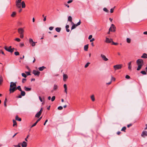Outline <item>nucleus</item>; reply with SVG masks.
I'll return each instance as SVG.
<instances>
[{
    "label": "nucleus",
    "mask_w": 147,
    "mask_h": 147,
    "mask_svg": "<svg viewBox=\"0 0 147 147\" xmlns=\"http://www.w3.org/2000/svg\"><path fill=\"white\" fill-rule=\"evenodd\" d=\"M7 100L6 98L5 99L4 102V105L5 107H6L7 106L6 102H7Z\"/></svg>",
    "instance_id": "nucleus-30"
},
{
    "label": "nucleus",
    "mask_w": 147,
    "mask_h": 147,
    "mask_svg": "<svg viewBox=\"0 0 147 147\" xmlns=\"http://www.w3.org/2000/svg\"><path fill=\"white\" fill-rule=\"evenodd\" d=\"M115 7V6L113 8H112L110 10V12L111 13H112L113 12V11L114 10V8Z\"/></svg>",
    "instance_id": "nucleus-41"
},
{
    "label": "nucleus",
    "mask_w": 147,
    "mask_h": 147,
    "mask_svg": "<svg viewBox=\"0 0 147 147\" xmlns=\"http://www.w3.org/2000/svg\"><path fill=\"white\" fill-rule=\"evenodd\" d=\"M45 67L43 66L42 67H39V68H38V69L40 71H42L44 69H45Z\"/></svg>",
    "instance_id": "nucleus-25"
},
{
    "label": "nucleus",
    "mask_w": 147,
    "mask_h": 147,
    "mask_svg": "<svg viewBox=\"0 0 147 147\" xmlns=\"http://www.w3.org/2000/svg\"><path fill=\"white\" fill-rule=\"evenodd\" d=\"M125 78L126 79H129L130 78V77L129 76L127 75L126 76Z\"/></svg>",
    "instance_id": "nucleus-53"
},
{
    "label": "nucleus",
    "mask_w": 147,
    "mask_h": 147,
    "mask_svg": "<svg viewBox=\"0 0 147 147\" xmlns=\"http://www.w3.org/2000/svg\"><path fill=\"white\" fill-rule=\"evenodd\" d=\"M95 40L94 39V38H92V39H90V42H92L93 41H94Z\"/></svg>",
    "instance_id": "nucleus-64"
},
{
    "label": "nucleus",
    "mask_w": 147,
    "mask_h": 147,
    "mask_svg": "<svg viewBox=\"0 0 147 147\" xmlns=\"http://www.w3.org/2000/svg\"><path fill=\"white\" fill-rule=\"evenodd\" d=\"M141 136L142 137L144 138L145 136H147V132L146 131H143Z\"/></svg>",
    "instance_id": "nucleus-8"
},
{
    "label": "nucleus",
    "mask_w": 147,
    "mask_h": 147,
    "mask_svg": "<svg viewBox=\"0 0 147 147\" xmlns=\"http://www.w3.org/2000/svg\"><path fill=\"white\" fill-rule=\"evenodd\" d=\"M115 27L113 24H111V27L109 29V31L114 32L115 31Z\"/></svg>",
    "instance_id": "nucleus-6"
},
{
    "label": "nucleus",
    "mask_w": 147,
    "mask_h": 147,
    "mask_svg": "<svg viewBox=\"0 0 147 147\" xmlns=\"http://www.w3.org/2000/svg\"><path fill=\"white\" fill-rule=\"evenodd\" d=\"M41 114L39 113L38 112L36 115L35 117H37L38 118H39L40 116V115Z\"/></svg>",
    "instance_id": "nucleus-28"
},
{
    "label": "nucleus",
    "mask_w": 147,
    "mask_h": 147,
    "mask_svg": "<svg viewBox=\"0 0 147 147\" xmlns=\"http://www.w3.org/2000/svg\"><path fill=\"white\" fill-rule=\"evenodd\" d=\"M68 21H69L70 22L72 23V18L71 16H69L68 18Z\"/></svg>",
    "instance_id": "nucleus-21"
},
{
    "label": "nucleus",
    "mask_w": 147,
    "mask_h": 147,
    "mask_svg": "<svg viewBox=\"0 0 147 147\" xmlns=\"http://www.w3.org/2000/svg\"><path fill=\"white\" fill-rule=\"evenodd\" d=\"M36 42H33L31 44L32 46L34 47L35 45Z\"/></svg>",
    "instance_id": "nucleus-49"
},
{
    "label": "nucleus",
    "mask_w": 147,
    "mask_h": 147,
    "mask_svg": "<svg viewBox=\"0 0 147 147\" xmlns=\"http://www.w3.org/2000/svg\"><path fill=\"white\" fill-rule=\"evenodd\" d=\"M20 38H22L24 37L23 34H20Z\"/></svg>",
    "instance_id": "nucleus-57"
},
{
    "label": "nucleus",
    "mask_w": 147,
    "mask_h": 147,
    "mask_svg": "<svg viewBox=\"0 0 147 147\" xmlns=\"http://www.w3.org/2000/svg\"><path fill=\"white\" fill-rule=\"evenodd\" d=\"M88 45L87 44L84 46V50L86 51H88Z\"/></svg>",
    "instance_id": "nucleus-18"
},
{
    "label": "nucleus",
    "mask_w": 147,
    "mask_h": 147,
    "mask_svg": "<svg viewBox=\"0 0 147 147\" xmlns=\"http://www.w3.org/2000/svg\"><path fill=\"white\" fill-rule=\"evenodd\" d=\"M15 40L17 42H19L21 40L19 38H16L15 39Z\"/></svg>",
    "instance_id": "nucleus-42"
},
{
    "label": "nucleus",
    "mask_w": 147,
    "mask_h": 147,
    "mask_svg": "<svg viewBox=\"0 0 147 147\" xmlns=\"http://www.w3.org/2000/svg\"><path fill=\"white\" fill-rule=\"evenodd\" d=\"M58 109L59 110H61L63 109V107L61 106H60L58 107Z\"/></svg>",
    "instance_id": "nucleus-47"
},
{
    "label": "nucleus",
    "mask_w": 147,
    "mask_h": 147,
    "mask_svg": "<svg viewBox=\"0 0 147 147\" xmlns=\"http://www.w3.org/2000/svg\"><path fill=\"white\" fill-rule=\"evenodd\" d=\"M14 54L16 56L18 55H19V53L18 52V51L15 52H14Z\"/></svg>",
    "instance_id": "nucleus-44"
},
{
    "label": "nucleus",
    "mask_w": 147,
    "mask_h": 147,
    "mask_svg": "<svg viewBox=\"0 0 147 147\" xmlns=\"http://www.w3.org/2000/svg\"><path fill=\"white\" fill-rule=\"evenodd\" d=\"M115 78L113 77H112L111 79V81L112 80V81H115Z\"/></svg>",
    "instance_id": "nucleus-61"
},
{
    "label": "nucleus",
    "mask_w": 147,
    "mask_h": 147,
    "mask_svg": "<svg viewBox=\"0 0 147 147\" xmlns=\"http://www.w3.org/2000/svg\"><path fill=\"white\" fill-rule=\"evenodd\" d=\"M122 67V65L121 64H119V65H116L114 66L113 67L115 70H116L117 69H120Z\"/></svg>",
    "instance_id": "nucleus-3"
},
{
    "label": "nucleus",
    "mask_w": 147,
    "mask_h": 147,
    "mask_svg": "<svg viewBox=\"0 0 147 147\" xmlns=\"http://www.w3.org/2000/svg\"><path fill=\"white\" fill-rule=\"evenodd\" d=\"M20 91L21 92V96H24L25 95L26 93L24 91H23L22 90L21 91Z\"/></svg>",
    "instance_id": "nucleus-23"
},
{
    "label": "nucleus",
    "mask_w": 147,
    "mask_h": 147,
    "mask_svg": "<svg viewBox=\"0 0 147 147\" xmlns=\"http://www.w3.org/2000/svg\"><path fill=\"white\" fill-rule=\"evenodd\" d=\"M72 1H73L72 0H70L68 1H67V3L68 4H69V3H71L72 2Z\"/></svg>",
    "instance_id": "nucleus-56"
},
{
    "label": "nucleus",
    "mask_w": 147,
    "mask_h": 147,
    "mask_svg": "<svg viewBox=\"0 0 147 147\" xmlns=\"http://www.w3.org/2000/svg\"><path fill=\"white\" fill-rule=\"evenodd\" d=\"M101 57L102 58V59L105 61H107L108 60V59L107 58L106 56L103 55L101 54Z\"/></svg>",
    "instance_id": "nucleus-11"
},
{
    "label": "nucleus",
    "mask_w": 147,
    "mask_h": 147,
    "mask_svg": "<svg viewBox=\"0 0 147 147\" xmlns=\"http://www.w3.org/2000/svg\"><path fill=\"white\" fill-rule=\"evenodd\" d=\"M16 13L15 12H13L11 14V17H14L16 15Z\"/></svg>",
    "instance_id": "nucleus-27"
},
{
    "label": "nucleus",
    "mask_w": 147,
    "mask_h": 147,
    "mask_svg": "<svg viewBox=\"0 0 147 147\" xmlns=\"http://www.w3.org/2000/svg\"><path fill=\"white\" fill-rule=\"evenodd\" d=\"M141 57L142 58H147V54L146 53H144Z\"/></svg>",
    "instance_id": "nucleus-19"
},
{
    "label": "nucleus",
    "mask_w": 147,
    "mask_h": 147,
    "mask_svg": "<svg viewBox=\"0 0 147 147\" xmlns=\"http://www.w3.org/2000/svg\"><path fill=\"white\" fill-rule=\"evenodd\" d=\"M24 90L26 91H29L31 90V88L27 87L26 86H25L24 88Z\"/></svg>",
    "instance_id": "nucleus-15"
},
{
    "label": "nucleus",
    "mask_w": 147,
    "mask_h": 147,
    "mask_svg": "<svg viewBox=\"0 0 147 147\" xmlns=\"http://www.w3.org/2000/svg\"><path fill=\"white\" fill-rule=\"evenodd\" d=\"M61 29V28L57 27L55 28L56 31L58 32H60Z\"/></svg>",
    "instance_id": "nucleus-22"
},
{
    "label": "nucleus",
    "mask_w": 147,
    "mask_h": 147,
    "mask_svg": "<svg viewBox=\"0 0 147 147\" xmlns=\"http://www.w3.org/2000/svg\"><path fill=\"white\" fill-rule=\"evenodd\" d=\"M42 117H40L39 119H38L37 121L36 122L38 123L39 121L42 119Z\"/></svg>",
    "instance_id": "nucleus-58"
},
{
    "label": "nucleus",
    "mask_w": 147,
    "mask_h": 147,
    "mask_svg": "<svg viewBox=\"0 0 147 147\" xmlns=\"http://www.w3.org/2000/svg\"><path fill=\"white\" fill-rule=\"evenodd\" d=\"M21 4L22 8H24L25 7L26 5L24 1H22Z\"/></svg>",
    "instance_id": "nucleus-20"
},
{
    "label": "nucleus",
    "mask_w": 147,
    "mask_h": 147,
    "mask_svg": "<svg viewBox=\"0 0 147 147\" xmlns=\"http://www.w3.org/2000/svg\"><path fill=\"white\" fill-rule=\"evenodd\" d=\"M11 48V46H9L8 47H7L6 46L4 47V48L6 51L11 53H12L13 52L14 50H13V49H12Z\"/></svg>",
    "instance_id": "nucleus-1"
},
{
    "label": "nucleus",
    "mask_w": 147,
    "mask_h": 147,
    "mask_svg": "<svg viewBox=\"0 0 147 147\" xmlns=\"http://www.w3.org/2000/svg\"><path fill=\"white\" fill-rule=\"evenodd\" d=\"M90 64V62H88L86 63V64L85 65L84 67L86 68H87L89 65Z\"/></svg>",
    "instance_id": "nucleus-34"
},
{
    "label": "nucleus",
    "mask_w": 147,
    "mask_h": 147,
    "mask_svg": "<svg viewBox=\"0 0 147 147\" xmlns=\"http://www.w3.org/2000/svg\"><path fill=\"white\" fill-rule=\"evenodd\" d=\"M71 24H72L71 28V30L74 29L76 28V26H77L76 24H75L73 22H72L71 23Z\"/></svg>",
    "instance_id": "nucleus-17"
},
{
    "label": "nucleus",
    "mask_w": 147,
    "mask_h": 147,
    "mask_svg": "<svg viewBox=\"0 0 147 147\" xmlns=\"http://www.w3.org/2000/svg\"><path fill=\"white\" fill-rule=\"evenodd\" d=\"M15 118L16 120L18 121H21V118H19L17 115L16 116Z\"/></svg>",
    "instance_id": "nucleus-26"
},
{
    "label": "nucleus",
    "mask_w": 147,
    "mask_h": 147,
    "mask_svg": "<svg viewBox=\"0 0 147 147\" xmlns=\"http://www.w3.org/2000/svg\"><path fill=\"white\" fill-rule=\"evenodd\" d=\"M137 64L138 65H141L142 66L143 64V60L142 59H139L136 61Z\"/></svg>",
    "instance_id": "nucleus-2"
},
{
    "label": "nucleus",
    "mask_w": 147,
    "mask_h": 147,
    "mask_svg": "<svg viewBox=\"0 0 147 147\" xmlns=\"http://www.w3.org/2000/svg\"><path fill=\"white\" fill-rule=\"evenodd\" d=\"M18 32L20 34H23L24 32V30L23 28H20L18 29Z\"/></svg>",
    "instance_id": "nucleus-10"
},
{
    "label": "nucleus",
    "mask_w": 147,
    "mask_h": 147,
    "mask_svg": "<svg viewBox=\"0 0 147 147\" xmlns=\"http://www.w3.org/2000/svg\"><path fill=\"white\" fill-rule=\"evenodd\" d=\"M24 46V44L23 43H20V46L21 47H22Z\"/></svg>",
    "instance_id": "nucleus-51"
},
{
    "label": "nucleus",
    "mask_w": 147,
    "mask_h": 147,
    "mask_svg": "<svg viewBox=\"0 0 147 147\" xmlns=\"http://www.w3.org/2000/svg\"><path fill=\"white\" fill-rule=\"evenodd\" d=\"M92 35H89V36L88 37V39H91L92 38Z\"/></svg>",
    "instance_id": "nucleus-60"
},
{
    "label": "nucleus",
    "mask_w": 147,
    "mask_h": 147,
    "mask_svg": "<svg viewBox=\"0 0 147 147\" xmlns=\"http://www.w3.org/2000/svg\"><path fill=\"white\" fill-rule=\"evenodd\" d=\"M55 98V96H53L51 98V100L52 102L53 101Z\"/></svg>",
    "instance_id": "nucleus-38"
},
{
    "label": "nucleus",
    "mask_w": 147,
    "mask_h": 147,
    "mask_svg": "<svg viewBox=\"0 0 147 147\" xmlns=\"http://www.w3.org/2000/svg\"><path fill=\"white\" fill-rule=\"evenodd\" d=\"M27 146V143L25 141L23 142L22 143V147H26Z\"/></svg>",
    "instance_id": "nucleus-14"
},
{
    "label": "nucleus",
    "mask_w": 147,
    "mask_h": 147,
    "mask_svg": "<svg viewBox=\"0 0 147 147\" xmlns=\"http://www.w3.org/2000/svg\"><path fill=\"white\" fill-rule=\"evenodd\" d=\"M13 126H14L15 125H17V123L16 121L14 120H13Z\"/></svg>",
    "instance_id": "nucleus-29"
},
{
    "label": "nucleus",
    "mask_w": 147,
    "mask_h": 147,
    "mask_svg": "<svg viewBox=\"0 0 147 147\" xmlns=\"http://www.w3.org/2000/svg\"><path fill=\"white\" fill-rule=\"evenodd\" d=\"M13 84L14 82H11L10 83V88L9 89V91L10 92V93H13V92L12 91V89L13 88Z\"/></svg>",
    "instance_id": "nucleus-5"
},
{
    "label": "nucleus",
    "mask_w": 147,
    "mask_h": 147,
    "mask_svg": "<svg viewBox=\"0 0 147 147\" xmlns=\"http://www.w3.org/2000/svg\"><path fill=\"white\" fill-rule=\"evenodd\" d=\"M33 42V40L31 38H29V42L30 44H31Z\"/></svg>",
    "instance_id": "nucleus-46"
},
{
    "label": "nucleus",
    "mask_w": 147,
    "mask_h": 147,
    "mask_svg": "<svg viewBox=\"0 0 147 147\" xmlns=\"http://www.w3.org/2000/svg\"><path fill=\"white\" fill-rule=\"evenodd\" d=\"M91 98L92 101H94L95 100V98L93 95H92L91 96Z\"/></svg>",
    "instance_id": "nucleus-31"
},
{
    "label": "nucleus",
    "mask_w": 147,
    "mask_h": 147,
    "mask_svg": "<svg viewBox=\"0 0 147 147\" xmlns=\"http://www.w3.org/2000/svg\"><path fill=\"white\" fill-rule=\"evenodd\" d=\"M19 144H18V145H14L13 146L15 147H21L20 145H19Z\"/></svg>",
    "instance_id": "nucleus-54"
},
{
    "label": "nucleus",
    "mask_w": 147,
    "mask_h": 147,
    "mask_svg": "<svg viewBox=\"0 0 147 147\" xmlns=\"http://www.w3.org/2000/svg\"><path fill=\"white\" fill-rule=\"evenodd\" d=\"M63 80L65 81L67 79V78L68 77L67 75L66 74H63Z\"/></svg>",
    "instance_id": "nucleus-16"
},
{
    "label": "nucleus",
    "mask_w": 147,
    "mask_h": 147,
    "mask_svg": "<svg viewBox=\"0 0 147 147\" xmlns=\"http://www.w3.org/2000/svg\"><path fill=\"white\" fill-rule=\"evenodd\" d=\"M103 10L107 12H108V10L105 7L103 9Z\"/></svg>",
    "instance_id": "nucleus-45"
},
{
    "label": "nucleus",
    "mask_w": 147,
    "mask_h": 147,
    "mask_svg": "<svg viewBox=\"0 0 147 147\" xmlns=\"http://www.w3.org/2000/svg\"><path fill=\"white\" fill-rule=\"evenodd\" d=\"M58 88V86L56 85L55 84L53 87V90H56Z\"/></svg>",
    "instance_id": "nucleus-33"
},
{
    "label": "nucleus",
    "mask_w": 147,
    "mask_h": 147,
    "mask_svg": "<svg viewBox=\"0 0 147 147\" xmlns=\"http://www.w3.org/2000/svg\"><path fill=\"white\" fill-rule=\"evenodd\" d=\"M63 87H64V88H67V85H66L65 84H64L63 85Z\"/></svg>",
    "instance_id": "nucleus-63"
},
{
    "label": "nucleus",
    "mask_w": 147,
    "mask_h": 147,
    "mask_svg": "<svg viewBox=\"0 0 147 147\" xmlns=\"http://www.w3.org/2000/svg\"><path fill=\"white\" fill-rule=\"evenodd\" d=\"M22 76L23 77H24L25 78H26L27 77V75H26L24 73H22Z\"/></svg>",
    "instance_id": "nucleus-37"
},
{
    "label": "nucleus",
    "mask_w": 147,
    "mask_h": 147,
    "mask_svg": "<svg viewBox=\"0 0 147 147\" xmlns=\"http://www.w3.org/2000/svg\"><path fill=\"white\" fill-rule=\"evenodd\" d=\"M38 123L36 121L35 123L31 127V128H32V127L35 126Z\"/></svg>",
    "instance_id": "nucleus-48"
},
{
    "label": "nucleus",
    "mask_w": 147,
    "mask_h": 147,
    "mask_svg": "<svg viewBox=\"0 0 147 147\" xmlns=\"http://www.w3.org/2000/svg\"><path fill=\"white\" fill-rule=\"evenodd\" d=\"M53 27L51 26L49 28V29L50 30H51L53 29Z\"/></svg>",
    "instance_id": "nucleus-59"
},
{
    "label": "nucleus",
    "mask_w": 147,
    "mask_h": 147,
    "mask_svg": "<svg viewBox=\"0 0 147 147\" xmlns=\"http://www.w3.org/2000/svg\"><path fill=\"white\" fill-rule=\"evenodd\" d=\"M127 42L128 43H130L131 42V39L129 38H127L126 39Z\"/></svg>",
    "instance_id": "nucleus-35"
},
{
    "label": "nucleus",
    "mask_w": 147,
    "mask_h": 147,
    "mask_svg": "<svg viewBox=\"0 0 147 147\" xmlns=\"http://www.w3.org/2000/svg\"><path fill=\"white\" fill-rule=\"evenodd\" d=\"M22 0H17L16 1V3H21Z\"/></svg>",
    "instance_id": "nucleus-52"
},
{
    "label": "nucleus",
    "mask_w": 147,
    "mask_h": 147,
    "mask_svg": "<svg viewBox=\"0 0 147 147\" xmlns=\"http://www.w3.org/2000/svg\"><path fill=\"white\" fill-rule=\"evenodd\" d=\"M126 128L125 127H124L121 129V131L125 132V130L126 129Z\"/></svg>",
    "instance_id": "nucleus-40"
},
{
    "label": "nucleus",
    "mask_w": 147,
    "mask_h": 147,
    "mask_svg": "<svg viewBox=\"0 0 147 147\" xmlns=\"http://www.w3.org/2000/svg\"><path fill=\"white\" fill-rule=\"evenodd\" d=\"M3 81V78L1 76L0 77V84H1Z\"/></svg>",
    "instance_id": "nucleus-36"
},
{
    "label": "nucleus",
    "mask_w": 147,
    "mask_h": 147,
    "mask_svg": "<svg viewBox=\"0 0 147 147\" xmlns=\"http://www.w3.org/2000/svg\"><path fill=\"white\" fill-rule=\"evenodd\" d=\"M142 66L141 65H138V67L137 69V70L138 71L140 70Z\"/></svg>",
    "instance_id": "nucleus-32"
},
{
    "label": "nucleus",
    "mask_w": 147,
    "mask_h": 147,
    "mask_svg": "<svg viewBox=\"0 0 147 147\" xmlns=\"http://www.w3.org/2000/svg\"><path fill=\"white\" fill-rule=\"evenodd\" d=\"M141 73L143 75H146V73L145 71H141Z\"/></svg>",
    "instance_id": "nucleus-39"
},
{
    "label": "nucleus",
    "mask_w": 147,
    "mask_h": 147,
    "mask_svg": "<svg viewBox=\"0 0 147 147\" xmlns=\"http://www.w3.org/2000/svg\"><path fill=\"white\" fill-rule=\"evenodd\" d=\"M81 24V22L80 20V21L77 23V24H76V26H77L79 25H80Z\"/></svg>",
    "instance_id": "nucleus-50"
},
{
    "label": "nucleus",
    "mask_w": 147,
    "mask_h": 147,
    "mask_svg": "<svg viewBox=\"0 0 147 147\" xmlns=\"http://www.w3.org/2000/svg\"><path fill=\"white\" fill-rule=\"evenodd\" d=\"M32 73L35 76H38L39 75L40 72L38 71L34 70L33 71Z\"/></svg>",
    "instance_id": "nucleus-7"
},
{
    "label": "nucleus",
    "mask_w": 147,
    "mask_h": 147,
    "mask_svg": "<svg viewBox=\"0 0 147 147\" xmlns=\"http://www.w3.org/2000/svg\"><path fill=\"white\" fill-rule=\"evenodd\" d=\"M69 27V25H66L65 26V28L66 29V31L67 32H69V30L68 29V28Z\"/></svg>",
    "instance_id": "nucleus-24"
},
{
    "label": "nucleus",
    "mask_w": 147,
    "mask_h": 147,
    "mask_svg": "<svg viewBox=\"0 0 147 147\" xmlns=\"http://www.w3.org/2000/svg\"><path fill=\"white\" fill-rule=\"evenodd\" d=\"M17 89H18L20 91H21L22 90L20 86H18L16 88H15V87H13V88L12 89H11V90H12V91L13 92Z\"/></svg>",
    "instance_id": "nucleus-4"
},
{
    "label": "nucleus",
    "mask_w": 147,
    "mask_h": 147,
    "mask_svg": "<svg viewBox=\"0 0 147 147\" xmlns=\"http://www.w3.org/2000/svg\"><path fill=\"white\" fill-rule=\"evenodd\" d=\"M67 88H65V89H64V92H65L66 94H67Z\"/></svg>",
    "instance_id": "nucleus-62"
},
{
    "label": "nucleus",
    "mask_w": 147,
    "mask_h": 147,
    "mask_svg": "<svg viewBox=\"0 0 147 147\" xmlns=\"http://www.w3.org/2000/svg\"><path fill=\"white\" fill-rule=\"evenodd\" d=\"M16 6L18 8H21V3H16Z\"/></svg>",
    "instance_id": "nucleus-12"
},
{
    "label": "nucleus",
    "mask_w": 147,
    "mask_h": 147,
    "mask_svg": "<svg viewBox=\"0 0 147 147\" xmlns=\"http://www.w3.org/2000/svg\"><path fill=\"white\" fill-rule=\"evenodd\" d=\"M131 61H130L128 64V69L130 70H131Z\"/></svg>",
    "instance_id": "nucleus-13"
},
{
    "label": "nucleus",
    "mask_w": 147,
    "mask_h": 147,
    "mask_svg": "<svg viewBox=\"0 0 147 147\" xmlns=\"http://www.w3.org/2000/svg\"><path fill=\"white\" fill-rule=\"evenodd\" d=\"M113 40L111 39H109V38H106L105 42L107 43H109L112 42Z\"/></svg>",
    "instance_id": "nucleus-9"
},
{
    "label": "nucleus",
    "mask_w": 147,
    "mask_h": 147,
    "mask_svg": "<svg viewBox=\"0 0 147 147\" xmlns=\"http://www.w3.org/2000/svg\"><path fill=\"white\" fill-rule=\"evenodd\" d=\"M112 44L115 45H117L118 44V43L116 42H113V41L112 42Z\"/></svg>",
    "instance_id": "nucleus-55"
},
{
    "label": "nucleus",
    "mask_w": 147,
    "mask_h": 147,
    "mask_svg": "<svg viewBox=\"0 0 147 147\" xmlns=\"http://www.w3.org/2000/svg\"><path fill=\"white\" fill-rule=\"evenodd\" d=\"M25 72L26 74V75L27 76H29V75H31L30 74V72L29 71H26Z\"/></svg>",
    "instance_id": "nucleus-43"
}]
</instances>
